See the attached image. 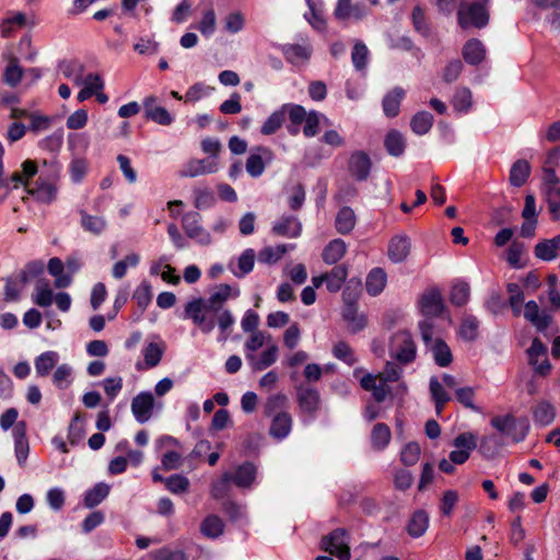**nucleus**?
Instances as JSON below:
<instances>
[{"label":"nucleus","instance_id":"cd10ccee","mask_svg":"<svg viewBox=\"0 0 560 560\" xmlns=\"http://www.w3.org/2000/svg\"><path fill=\"white\" fill-rule=\"evenodd\" d=\"M453 109L460 114H467L472 107V94L466 86H459L455 90L451 100Z\"/></svg>","mask_w":560,"mask_h":560},{"label":"nucleus","instance_id":"79ce46f5","mask_svg":"<svg viewBox=\"0 0 560 560\" xmlns=\"http://www.w3.org/2000/svg\"><path fill=\"white\" fill-rule=\"evenodd\" d=\"M245 15L241 11L229 12L223 18V28L229 34H237L245 27Z\"/></svg>","mask_w":560,"mask_h":560},{"label":"nucleus","instance_id":"9d476101","mask_svg":"<svg viewBox=\"0 0 560 560\" xmlns=\"http://www.w3.org/2000/svg\"><path fill=\"white\" fill-rule=\"evenodd\" d=\"M182 226L188 237L198 240L201 244L210 243V234L200 225L198 212L185 213L182 218Z\"/></svg>","mask_w":560,"mask_h":560},{"label":"nucleus","instance_id":"0eeeda50","mask_svg":"<svg viewBox=\"0 0 560 560\" xmlns=\"http://www.w3.org/2000/svg\"><path fill=\"white\" fill-rule=\"evenodd\" d=\"M142 105L144 117L147 119L152 120L161 126H170L173 122V115L165 107L160 105L159 98L156 96H145L143 98Z\"/></svg>","mask_w":560,"mask_h":560},{"label":"nucleus","instance_id":"ea45409f","mask_svg":"<svg viewBox=\"0 0 560 560\" xmlns=\"http://www.w3.org/2000/svg\"><path fill=\"white\" fill-rule=\"evenodd\" d=\"M224 524L217 515H208L200 524V532L209 538H217L222 535Z\"/></svg>","mask_w":560,"mask_h":560},{"label":"nucleus","instance_id":"680f3d73","mask_svg":"<svg viewBox=\"0 0 560 560\" xmlns=\"http://www.w3.org/2000/svg\"><path fill=\"white\" fill-rule=\"evenodd\" d=\"M508 292L510 293L509 302L515 316L521 314V305L524 302V293L516 283L508 284Z\"/></svg>","mask_w":560,"mask_h":560},{"label":"nucleus","instance_id":"2eb2a0df","mask_svg":"<svg viewBox=\"0 0 560 560\" xmlns=\"http://www.w3.org/2000/svg\"><path fill=\"white\" fill-rule=\"evenodd\" d=\"M372 167L370 156L363 151L354 152L349 160V172L357 180H365Z\"/></svg>","mask_w":560,"mask_h":560},{"label":"nucleus","instance_id":"e433bc0d","mask_svg":"<svg viewBox=\"0 0 560 560\" xmlns=\"http://www.w3.org/2000/svg\"><path fill=\"white\" fill-rule=\"evenodd\" d=\"M386 284V273L382 268H374L366 278L365 287L370 295L380 294Z\"/></svg>","mask_w":560,"mask_h":560},{"label":"nucleus","instance_id":"2f4dec72","mask_svg":"<svg viewBox=\"0 0 560 560\" xmlns=\"http://www.w3.org/2000/svg\"><path fill=\"white\" fill-rule=\"evenodd\" d=\"M347 245L340 238L332 240L324 248L322 257L326 264L332 265L339 261L346 254Z\"/></svg>","mask_w":560,"mask_h":560},{"label":"nucleus","instance_id":"a878e982","mask_svg":"<svg viewBox=\"0 0 560 560\" xmlns=\"http://www.w3.org/2000/svg\"><path fill=\"white\" fill-rule=\"evenodd\" d=\"M405 97V90L396 86L390 90L383 98V110L386 116L395 117L399 113L400 103Z\"/></svg>","mask_w":560,"mask_h":560},{"label":"nucleus","instance_id":"c756f323","mask_svg":"<svg viewBox=\"0 0 560 560\" xmlns=\"http://www.w3.org/2000/svg\"><path fill=\"white\" fill-rule=\"evenodd\" d=\"M442 153L453 158L466 159L480 154V150L471 142H451Z\"/></svg>","mask_w":560,"mask_h":560},{"label":"nucleus","instance_id":"aec40b11","mask_svg":"<svg viewBox=\"0 0 560 560\" xmlns=\"http://www.w3.org/2000/svg\"><path fill=\"white\" fill-rule=\"evenodd\" d=\"M292 417L289 412H278L272 417L269 434L281 440L289 435L292 429Z\"/></svg>","mask_w":560,"mask_h":560},{"label":"nucleus","instance_id":"1a4fd4ad","mask_svg":"<svg viewBox=\"0 0 560 560\" xmlns=\"http://www.w3.org/2000/svg\"><path fill=\"white\" fill-rule=\"evenodd\" d=\"M370 10L365 3L357 2L351 3V0H338L335 8L334 14L339 21H361L368 14Z\"/></svg>","mask_w":560,"mask_h":560},{"label":"nucleus","instance_id":"393cba45","mask_svg":"<svg viewBox=\"0 0 560 560\" xmlns=\"http://www.w3.org/2000/svg\"><path fill=\"white\" fill-rule=\"evenodd\" d=\"M429 527V514L424 510H417L412 513L407 532L413 538L421 537Z\"/></svg>","mask_w":560,"mask_h":560},{"label":"nucleus","instance_id":"7ed1b4c3","mask_svg":"<svg viewBox=\"0 0 560 560\" xmlns=\"http://www.w3.org/2000/svg\"><path fill=\"white\" fill-rule=\"evenodd\" d=\"M491 425L500 433L510 436L513 442L523 441L529 430V421L526 417L516 419L513 415L495 416L491 419Z\"/></svg>","mask_w":560,"mask_h":560},{"label":"nucleus","instance_id":"20e7f679","mask_svg":"<svg viewBox=\"0 0 560 560\" xmlns=\"http://www.w3.org/2000/svg\"><path fill=\"white\" fill-rule=\"evenodd\" d=\"M390 355L401 364H408L416 358V345L408 331H398L390 341Z\"/></svg>","mask_w":560,"mask_h":560},{"label":"nucleus","instance_id":"8fccbe9b","mask_svg":"<svg viewBox=\"0 0 560 560\" xmlns=\"http://www.w3.org/2000/svg\"><path fill=\"white\" fill-rule=\"evenodd\" d=\"M479 323L476 317L467 315L463 318L459 335L467 341H474L478 337Z\"/></svg>","mask_w":560,"mask_h":560},{"label":"nucleus","instance_id":"c85d7f7f","mask_svg":"<svg viewBox=\"0 0 560 560\" xmlns=\"http://www.w3.org/2000/svg\"><path fill=\"white\" fill-rule=\"evenodd\" d=\"M232 289L229 284H220L217 291L213 292L210 298L206 301L208 312L217 314L219 313L224 303L231 296Z\"/></svg>","mask_w":560,"mask_h":560},{"label":"nucleus","instance_id":"a19ab883","mask_svg":"<svg viewBox=\"0 0 560 560\" xmlns=\"http://www.w3.org/2000/svg\"><path fill=\"white\" fill-rule=\"evenodd\" d=\"M392 438L390 429L385 423H376L371 433V442L374 448L382 450L389 443Z\"/></svg>","mask_w":560,"mask_h":560},{"label":"nucleus","instance_id":"0e129e2a","mask_svg":"<svg viewBox=\"0 0 560 560\" xmlns=\"http://www.w3.org/2000/svg\"><path fill=\"white\" fill-rule=\"evenodd\" d=\"M255 256L256 255L254 249H246L238 258L237 267L240 269V272H234V275L236 277H242L250 272L254 268Z\"/></svg>","mask_w":560,"mask_h":560},{"label":"nucleus","instance_id":"423d86ee","mask_svg":"<svg viewBox=\"0 0 560 560\" xmlns=\"http://www.w3.org/2000/svg\"><path fill=\"white\" fill-rule=\"evenodd\" d=\"M347 530L337 528L322 538V547L325 551L336 556L340 560H350V547L346 541Z\"/></svg>","mask_w":560,"mask_h":560},{"label":"nucleus","instance_id":"5fc2aeb1","mask_svg":"<svg viewBox=\"0 0 560 560\" xmlns=\"http://www.w3.org/2000/svg\"><path fill=\"white\" fill-rule=\"evenodd\" d=\"M285 245H278L276 247H265L258 254V260L265 264H275L282 258L287 253Z\"/></svg>","mask_w":560,"mask_h":560},{"label":"nucleus","instance_id":"9b49d317","mask_svg":"<svg viewBox=\"0 0 560 560\" xmlns=\"http://www.w3.org/2000/svg\"><path fill=\"white\" fill-rule=\"evenodd\" d=\"M296 401L301 412L314 416L319 409L320 395L315 388L300 386L296 390Z\"/></svg>","mask_w":560,"mask_h":560},{"label":"nucleus","instance_id":"f704fd0d","mask_svg":"<svg viewBox=\"0 0 560 560\" xmlns=\"http://www.w3.org/2000/svg\"><path fill=\"white\" fill-rule=\"evenodd\" d=\"M546 201L553 221L560 220V186L559 184L545 186Z\"/></svg>","mask_w":560,"mask_h":560},{"label":"nucleus","instance_id":"a18cd8bd","mask_svg":"<svg viewBox=\"0 0 560 560\" xmlns=\"http://www.w3.org/2000/svg\"><path fill=\"white\" fill-rule=\"evenodd\" d=\"M109 493V486L100 482L86 492L84 497V505L89 509L100 504Z\"/></svg>","mask_w":560,"mask_h":560},{"label":"nucleus","instance_id":"4c0bfd02","mask_svg":"<svg viewBox=\"0 0 560 560\" xmlns=\"http://www.w3.org/2000/svg\"><path fill=\"white\" fill-rule=\"evenodd\" d=\"M301 223L294 217L283 218L280 222L275 224L272 231L278 235L296 237L301 233Z\"/></svg>","mask_w":560,"mask_h":560},{"label":"nucleus","instance_id":"58836bf2","mask_svg":"<svg viewBox=\"0 0 560 560\" xmlns=\"http://www.w3.org/2000/svg\"><path fill=\"white\" fill-rule=\"evenodd\" d=\"M28 192L36 197L42 202H51L57 194V187L54 184L36 180L34 187L28 189Z\"/></svg>","mask_w":560,"mask_h":560},{"label":"nucleus","instance_id":"5701e85b","mask_svg":"<svg viewBox=\"0 0 560 560\" xmlns=\"http://www.w3.org/2000/svg\"><path fill=\"white\" fill-rule=\"evenodd\" d=\"M535 256L541 260H552L560 253V234L551 240L539 242L534 248Z\"/></svg>","mask_w":560,"mask_h":560},{"label":"nucleus","instance_id":"4d7b16f0","mask_svg":"<svg viewBox=\"0 0 560 560\" xmlns=\"http://www.w3.org/2000/svg\"><path fill=\"white\" fill-rule=\"evenodd\" d=\"M164 349L156 342H150L143 350L144 361L148 368L156 366L163 355Z\"/></svg>","mask_w":560,"mask_h":560},{"label":"nucleus","instance_id":"ddd939ff","mask_svg":"<svg viewBox=\"0 0 560 560\" xmlns=\"http://www.w3.org/2000/svg\"><path fill=\"white\" fill-rule=\"evenodd\" d=\"M421 312L425 316L438 317L444 311V302L439 290L432 289L422 294L420 300Z\"/></svg>","mask_w":560,"mask_h":560},{"label":"nucleus","instance_id":"bb28decb","mask_svg":"<svg viewBox=\"0 0 560 560\" xmlns=\"http://www.w3.org/2000/svg\"><path fill=\"white\" fill-rule=\"evenodd\" d=\"M342 317L348 323V328L352 334L362 330L366 326V318L358 312L357 304L345 305Z\"/></svg>","mask_w":560,"mask_h":560},{"label":"nucleus","instance_id":"bf43d9fd","mask_svg":"<svg viewBox=\"0 0 560 560\" xmlns=\"http://www.w3.org/2000/svg\"><path fill=\"white\" fill-rule=\"evenodd\" d=\"M22 74V68L18 65L15 59H12L4 70L3 81L10 86H15L21 81Z\"/></svg>","mask_w":560,"mask_h":560},{"label":"nucleus","instance_id":"603ef678","mask_svg":"<svg viewBox=\"0 0 560 560\" xmlns=\"http://www.w3.org/2000/svg\"><path fill=\"white\" fill-rule=\"evenodd\" d=\"M470 289L468 283L459 282L453 285L450 300L455 306H464L469 300Z\"/></svg>","mask_w":560,"mask_h":560},{"label":"nucleus","instance_id":"e2e57ef3","mask_svg":"<svg viewBox=\"0 0 560 560\" xmlns=\"http://www.w3.org/2000/svg\"><path fill=\"white\" fill-rule=\"evenodd\" d=\"M420 453V445L416 442H410L401 451L400 459L405 465L411 466L419 460Z\"/></svg>","mask_w":560,"mask_h":560},{"label":"nucleus","instance_id":"dca6fc26","mask_svg":"<svg viewBox=\"0 0 560 560\" xmlns=\"http://www.w3.org/2000/svg\"><path fill=\"white\" fill-rule=\"evenodd\" d=\"M217 24V13L210 1V3L201 10L200 19L196 23L195 28L198 30L203 37L209 38L215 33Z\"/></svg>","mask_w":560,"mask_h":560},{"label":"nucleus","instance_id":"13d9d810","mask_svg":"<svg viewBox=\"0 0 560 560\" xmlns=\"http://www.w3.org/2000/svg\"><path fill=\"white\" fill-rule=\"evenodd\" d=\"M231 483L230 471L224 472L219 480L212 483L211 495L217 500L229 495Z\"/></svg>","mask_w":560,"mask_h":560},{"label":"nucleus","instance_id":"f3484780","mask_svg":"<svg viewBox=\"0 0 560 560\" xmlns=\"http://www.w3.org/2000/svg\"><path fill=\"white\" fill-rule=\"evenodd\" d=\"M287 60L295 66L304 65L312 55V47L308 43L288 44L282 47Z\"/></svg>","mask_w":560,"mask_h":560},{"label":"nucleus","instance_id":"37998d69","mask_svg":"<svg viewBox=\"0 0 560 560\" xmlns=\"http://www.w3.org/2000/svg\"><path fill=\"white\" fill-rule=\"evenodd\" d=\"M503 446V441L495 434L483 436L480 441L479 450L488 458H493Z\"/></svg>","mask_w":560,"mask_h":560},{"label":"nucleus","instance_id":"b1692460","mask_svg":"<svg viewBox=\"0 0 560 560\" xmlns=\"http://www.w3.org/2000/svg\"><path fill=\"white\" fill-rule=\"evenodd\" d=\"M357 215L352 208L342 207L335 219V226L338 233L340 234H349L355 226Z\"/></svg>","mask_w":560,"mask_h":560},{"label":"nucleus","instance_id":"f257e3e1","mask_svg":"<svg viewBox=\"0 0 560 560\" xmlns=\"http://www.w3.org/2000/svg\"><path fill=\"white\" fill-rule=\"evenodd\" d=\"M290 109V129L292 135H296L301 125H303V135L306 138H314L320 129L331 127L330 120L322 113L316 110L306 112L299 104L288 107Z\"/></svg>","mask_w":560,"mask_h":560},{"label":"nucleus","instance_id":"3c124183","mask_svg":"<svg viewBox=\"0 0 560 560\" xmlns=\"http://www.w3.org/2000/svg\"><path fill=\"white\" fill-rule=\"evenodd\" d=\"M532 2L540 9L549 10L550 23L557 27L560 26V0H532Z\"/></svg>","mask_w":560,"mask_h":560},{"label":"nucleus","instance_id":"a211bd4d","mask_svg":"<svg viewBox=\"0 0 560 560\" xmlns=\"http://www.w3.org/2000/svg\"><path fill=\"white\" fill-rule=\"evenodd\" d=\"M293 106L292 103L283 104L279 109L275 110L262 124L261 133L264 136H271L276 133L288 117L290 119V109L288 107Z\"/></svg>","mask_w":560,"mask_h":560},{"label":"nucleus","instance_id":"69168bd1","mask_svg":"<svg viewBox=\"0 0 560 560\" xmlns=\"http://www.w3.org/2000/svg\"><path fill=\"white\" fill-rule=\"evenodd\" d=\"M332 353L337 359L342 360L349 365L354 364L357 361L351 347L346 341L337 342L332 349Z\"/></svg>","mask_w":560,"mask_h":560},{"label":"nucleus","instance_id":"f03ea898","mask_svg":"<svg viewBox=\"0 0 560 560\" xmlns=\"http://www.w3.org/2000/svg\"><path fill=\"white\" fill-rule=\"evenodd\" d=\"M490 0L463 1L457 11L458 24L463 28H483L489 23Z\"/></svg>","mask_w":560,"mask_h":560},{"label":"nucleus","instance_id":"49530a36","mask_svg":"<svg viewBox=\"0 0 560 560\" xmlns=\"http://www.w3.org/2000/svg\"><path fill=\"white\" fill-rule=\"evenodd\" d=\"M262 154L267 155L269 158L268 150H266L265 148L258 147L257 152L253 153L248 156L247 162H246V171L252 176H259L264 172L265 164H264V160H262Z\"/></svg>","mask_w":560,"mask_h":560},{"label":"nucleus","instance_id":"de8ad7c7","mask_svg":"<svg viewBox=\"0 0 560 560\" xmlns=\"http://www.w3.org/2000/svg\"><path fill=\"white\" fill-rule=\"evenodd\" d=\"M60 71L65 78L70 79L78 86L83 84L84 66L79 62H62Z\"/></svg>","mask_w":560,"mask_h":560},{"label":"nucleus","instance_id":"f8f14e48","mask_svg":"<svg viewBox=\"0 0 560 560\" xmlns=\"http://www.w3.org/2000/svg\"><path fill=\"white\" fill-rule=\"evenodd\" d=\"M154 407V397L151 393H140L133 397L131 402V410L136 419L140 422H147L151 416Z\"/></svg>","mask_w":560,"mask_h":560},{"label":"nucleus","instance_id":"c9c22d12","mask_svg":"<svg viewBox=\"0 0 560 560\" xmlns=\"http://www.w3.org/2000/svg\"><path fill=\"white\" fill-rule=\"evenodd\" d=\"M430 347L433 352L434 361L439 366L445 368L452 363L453 354L444 340L438 338Z\"/></svg>","mask_w":560,"mask_h":560},{"label":"nucleus","instance_id":"052dcab7","mask_svg":"<svg viewBox=\"0 0 560 560\" xmlns=\"http://www.w3.org/2000/svg\"><path fill=\"white\" fill-rule=\"evenodd\" d=\"M458 499H459V495L456 490L445 491L441 499V505H440L441 513L444 516L450 517L453 513L454 508L456 506V504L458 502Z\"/></svg>","mask_w":560,"mask_h":560},{"label":"nucleus","instance_id":"4be33fe9","mask_svg":"<svg viewBox=\"0 0 560 560\" xmlns=\"http://www.w3.org/2000/svg\"><path fill=\"white\" fill-rule=\"evenodd\" d=\"M463 58L469 65H479L486 57L483 44L476 38L469 39L463 47Z\"/></svg>","mask_w":560,"mask_h":560},{"label":"nucleus","instance_id":"412c9836","mask_svg":"<svg viewBox=\"0 0 560 560\" xmlns=\"http://www.w3.org/2000/svg\"><path fill=\"white\" fill-rule=\"evenodd\" d=\"M231 481L238 488H248L256 478V467L246 462L238 466L234 472H230Z\"/></svg>","mask_w":560,"mask_h":560},{"label":"nucleus","instance_id":"72a5a7b5","mask_svg":"<svg viewBox=\"0 0 560 560\" xmlns=\"http://www.w3.org/2000/svg\"><path fill=\"white\" fill-rule=\"evenodd\" d=\"M530 174V165L526 160H517L511 167L510 184L514 187L523 186Z\"/></svg>","mask_w":560,"mask_h":560},{"label":"nucleus","instance_id":"774afa93","mask_svg":"<svg viewBox=\"0 0 560 560\" xmlns=\"http://www.w3.org/2000/svg\"><path fill=\"white\" fill-rule=\"evenodd\" d=\"M153 560H187L186 555L179 550H171L168 548H161L151 555Z\"/></svg>","mask_w":560,"mask_h":560},{"label":"nucleus","instance_id":"09e8293b","mask_svg":"<svg viewBox=\"0 0 560 560\" xmlns=\"http://www.w3.org/2000/svg\"><path fill=\"white\" fill-rule=\"evenodd\" d=\"M288 397L284 394H275L270 396L264 404V415L266 417H273L278 412H283L282 409L287 406Z\"/></svg>","mask_w":560,"mask_h":560},{"label":"nucleus","instance_id":"6e6552de","mask_svg":"<svg viewBox=\"0 0 560 560\" xmlns=\"http://www.w3.org/2000/svg\"><path fill=\"white\" fill-rule=\"evenodd\" d=\"M453 445L456 450L450 453V460L455 465H462L469 458L470 452L477 447V441L472 433L465 432L455 438Z\"/></svg>","mask_w":560,"mask_h":560},{"label":"nucleus","instance_id":"338daca9","mask_svg":"<svg viewBox=\"0 0 560 560\" xmlns=\"http://www.w3.org/2000/svg\"><path fill=\"white\" fill-rule=\"evenodd\" d=\"M368 55H369L368 47L361 42L355 43L352 54H351V59H352L353 66L358 70H361L366 66Z\"/></svg>","mask_w":560,"mask_h":560},{"label":"nucleus","instance_id":"39448f33","mask_svg":"<svg viewBox=\"0 0 560 560\" xmlns=\"http://www.w3.org/2000/svg\"><path fill=\"white\" fill-rule=\"evenodd\" d=\"M206 312H208L206 300L198 298L186 304L184 315L186 318H190L201 331L210 332L215 324L212 317L206 315Z\"/></svg>","mask_w":560,"mask_h":560},{"label":"nucleus","instance_id":"6e6d98bb","mask_svg":"<svg viewBox=\"0 0 560 560\" xmlns=\"http://www.w3.org/2000/svg\"><path fill=\"white\" fill-rule=\"evenodd\" d=\"M57 354L55 352H45L40 354L35 361V369L39 376H46L55 366Z\"/></svg>","mask_w":560,"mask_h":560},{"label":"nucleus","instance_id":"864d4df0","mask_svg":"<svg viewBox=\"0 0 560 560\" xmlns=\"http://www.w3.org/2000/svg\"><path fill=\"white\" fill-rule=\"evenodd\" d=\"M190 482L183 475H173L165 479V487L174 494L186 493L189 490Z\"/></svg>","mask_w":560,"mask_h":560},{"label":"nucleus","instance_id":"473e14b6","mask_svg":"<svg viewBox=\"0 0 560 560\" xmlns=\"http://www.w3.org/2000/svg\"><path fill=\"white\" fill-rule=\"evenodd\" d=\"M348 276L346 265L334 267L330 272H326V288L329 292H338L345 283Z\"/></svg>","mask_w":560,"mask_h":560},{"label":"nucleus","instance_id":"4468645a","mask_svg":"<svg viewBox=\"0 0 560 560\" xmlns=\"http://www.w3.org/2000/svg\"><path fill=\"white\" fill-rule=\"evenodd\" d=\"M524 317L528 320L538 331H545L552 322L551 315L546 311H540L535 301H528L525 304Z\"/></svg>","mask_w":560,"mask_h":560},{"label":"nucleus","instance_id":"7c9ffc66","mask_svg":"<svg viewBox=\"0 0 560 560\" xmlns=\"http://www.w3.org/2000/svg\"><path fill=\"white\" fill-rule=\"evenodd\" d=\"M532 413L535 422L541 425L550 424L556 417L555 407L548 400H540L535 406H533Z\"/></svg>","mask_w":560,"mask_h":560},{"label":"nucleus","instance_id":"6ab92c4d","mask_svg":"<svg viewBox=\"0 0 560 560\" xmlns=\"http://www.w3.org/2000/svg\"><path fill=\"white\" fill-rule=\"evenodd\" d=\"M388 257L394 262L404 261L410 254V241L407 236L396 235L388 244Z\"/></svg>","mask_w":560,"mask_h":560},{"label":"nucleus","instance_id":"c03bdc74","mask_svg":"<svg viewBox=\"0 0 560 560\" xmlns=\"http://www.w3.org/2000/svg\"><path fill=\"white\" fill-rule=\"evenodd\" d=\"M432 124L433 116L429 112L417 113L410 121L411 129L418 136L425 135L431 129Z\"/></svg>","mask_w":560,"mask_h":560}]
</instances>
